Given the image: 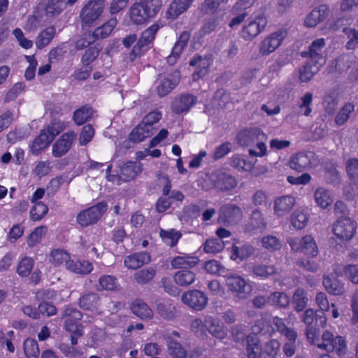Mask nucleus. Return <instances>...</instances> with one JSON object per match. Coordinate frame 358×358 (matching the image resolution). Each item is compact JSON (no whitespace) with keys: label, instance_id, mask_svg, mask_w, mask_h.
Here are the masks:
<instances>
[{"label":"nucleus","instance_id":"nucleus-17","mask_svg":"<svg viewBox=\"0 0 358 358\" xmlns=\"http://www.w3.org/2000/svg\"><path fill=\"white\" fill-rule=\"evenodd\" d=\"M310 152H299L292 155L289 161V166L296 172H303L311 167Z\"/></svg>","mask_w":358,"mask_h":358},{"label":"nucleus","instance_id":"nucleus-63","mask_svg":"<svg viewBox=\"0 0 358 358\" xmlns=\"http://www.w3.org/2000/svg\"><path fill=\"white\" fill-rule=\"evenodd\" d=\"M13 34L17 40L19 45L24 49H29L33 46V41L24 36L23 31L20 28L13 31Z\"/></svg>","mask_w":358,"mask_h":358},{"label":"nucleus","instance_id":"nucleus-57","mask_svg":"<svg viewBox=\"0 0 358 358\" xmlns=\"http://www.w3.org/2000/svg\"><path fill=\"white\" fill-rule=\"evenodd\" d=\"M168 350L169 355L173 358H186V350L177 342L170 341L168 343Z\"/></svg>","mask_w":358,"mask_h":358},{"label":"nucleus","instance_id":"nucleus-24","mask_svg":"<svg viewBox=\"0 0 358 358\" xmlns=\"http://www.w3.org/2000/svg\"><path fill=\"white\" fill-rule=\"evenodd\" d=\"M206 326L208 332L217 339L222 340L227 334V331L222 324L217 319L213 317H206Z\"/></svg>","mask_w":358,"mask_h":358},{"label":"nucleus","instance_id":"nucleus-58","mask_svg":"<svg viewBox=\"0 0 358 358\" xmlns=\"http://www.w3.org/2000/svg\"><path fill=\"white\" fill-rule=\"evenodd\" d=\"M48 208L45 203H34L30 210L31 218L34 220L42 219L48 213Z\"/></svg>","mask_w":358,"mask_h":358},{"label":"nucleus","instance_id":"nucleus-6","mask_svg":"<svg viewBox=\"0 0 358 358\" xmlns=\"http://www.w3.org/2000/svg\"><path fill=\"white\" fill-rule=\"evenodd\" d=\"M117 24L115 18L110 19L106 24L96 28L92 34H84L76 43V48L81 50L93 43L96 39L106 38L109 36Z\"/></svg>","mask_w":358,"mask_h":358},{"label":"nucleus","instance_id":"nucleus-60","mask_svg":"<svg viewBox=\"0 0 358 358\" xmlns=\"http://www.w3.org/2000/svg\"><path fill=\"white\" fill-rule=\"evenodd\" d=\"M204 269L210 274L224 275L225 268L216 260H209L204 264Z\"/></svg>","mask_w":358,"mask_h":358},{"label":"nucleus","instance_id":"nucleus-30","mask_svg":"<svg viewBox=\"0 0 358 358\" xmlns=\"http://www.w3.org/2000/svg\"><path fill=\"white\" fill-rule=\"evenodd\" d=\"M92 269V264L87 260L71 259L67 262V270L76 274H88Z\"/></svg>","mask_w":358,"mask_h":358},{"label":"nucleus","instance_id":"nucleus-35","mask_svg":"<svg viewBox=\"0 0 358 358\" xmlns=\"http://www.w3.org/2000/svg\"><path fill=\"white\" fill-rule=\"evenodd\" d=\"M195 273L186 269L176 272L173 276L175 282L182 287H187L192 285L195 281Z\"/></svg>","mask_w":358,"mask_h":358},{"label":"nucleus","instance_id":"nucleus-5","mask_svg":"<svg viewBox=\"0 0 358 358\" xmlns=\"http://www.w3.org/2000/svg\"><path fill=\"white\" fill-rule=\"evenodd\" d=\"M66 317L64 323L65 329L71 334V341L73 345L77 344V338L83 335V329L78 321L82 317L80 312L75 308H66L64 313Z\"/></svg>","mask_w":358,"mask_h":358},{"label":"nucleus","instance_id":"nucleus-56","mask_svg":"<svg viewBox=\"0 0 358 358\" xmlns=\"http://www.w3.org/2000/svg\"><path fill=\"white\" fill-rule=\"evenodd\" d=\"M271 300L273 304L278 306L279 308H285L289 304V296L283 292H273L271 296Z\"/></svg>","mask_w":358,"mask_h":358},{"label":"nucleus","instance_id":"nucleus-28","mask_svg":"<svg viewBox=\"0 0 358 358\" xmlns=\"http://www.w3.org/2000/svg\"><path fill=\"white\" fill-rule=\"evenodd\" d=\"M267 19L264 15H257L248 24V36L251 38L259 35L266 27Z\"/></svg>","mask_w":358,"mask_h":358},{"label":"nucleus","instance_id":"nucleus-53","mask_svg":"<svg viewBox=\"0 0 358 358\" xmlns=\"http://www.w3.org/2000/svg\"><path fill=\"white\" fill-rule=\"evenodd\" d=\"M224 248V241L218 238L207 240L204 244V251L206 253H217L222 251Z\"/></svg>","mask_w":358,"mask_h":358},{"label":"nucleus","instance_id":"nucleus-11","mask_svg":"<svg viewBox=\"0 0 358 358\" xmlns=\"http://www.w3.org/2000/svg\"><path fill=\"white\" fill-rule=\"evenodd\" d=\"M326 45L325 39L318 38L312 42L308 51L301 53L302 57H307L309 62L322 66L325 62V59L322 55V50Z\"/></svg>","mask_w":358,"mask_h":358},{"label":"nucleus","instance_id":"nucleus-62","mask_svg":"<svg viewBox=\"0 0 358 358\" xmlns=\"http://www.w3.org/2000/svg\"><path fill=\"white\" fill-rule=\"evenodd\" d=\"M191 331L197 336L202 337L206 335V320L204 322L200 318H194L190 324Z\"/></svg>","mask_w":358,"mask_h":358},{"label":"nucleus","instance_id":"nucleus-46","mask_svg":"<svg viewBox=\"0 0 358 358\" xmlns=\"http://www.w3.org/2000/svg\"><path fill=\"white\" fill-rule=\"evenodd\" d=\"M140 3L151 18L155 17L162 7V0H141Z\"/></svg>","mask_w":358,"mask_h":358},{"label":"nucleus","instance_id":"nucleus-43","mask_svg":"<svg viewBox=\"0 0 358 358\" xmlns=\"http://www.w3.org/2000/svg\"><path fill=\"white\" fill-rule=\"evenodd\" d=\"M308 215L302 210H296L291 216V224L296 229H303L308 223Z\"/></svg>","mask_w":358,"mask_h":358},{"label":"nucleus","instance_id":"nucleus-52","mask_svg":"<svg viewBox=\"0 0 358 358\" xmlns=\"http://www.w3.org/2000/svg\"><path fill=\"white\" fill-rule=\"evenodd\" d=\"M34 266V260L31 257H24L18 263L17 273L22 277L28 276Z\"/></svg>","mask_w":358,"mask_h":358},{"label":"nucleus","instance_id":"nucleus-49","mask_svg":"<svg viewBox=\"0 0 358 358\" xmlns=\"http://www.w3.org/2000/svg\"><path fill=\"white\" fill-rule=\"evenodd\" d=\"M23 350L27 358H38L39 347L34 339L27 338L23 343Z\"/></svg>","mask_w":358,"mask_h":358},{"label":"nucleus","instance_id":"nucleus-19","mask_svg":"<svg viewBox=\"0 0 358 358\" xmlns=\"http://www.w3.org/2000/svg\"><path fill=\"white\" fill-rule=\"evenodd\" d=\"M227 285L234 297L243 299L245 297V280L243 278L236 274L229 276L227 279Z\"/></svg>","mask_w":358,"mask_h":358},{"label":"nucleus","instance_id":"nucleus-39","mask_svg":"<svg viewBox=\"0 0 358 358\" xmlns=\"http://www.w3.org/2000/svg\"><path fill=\"white\" fill-rule=\"evenodd\" d=\"M355 111V105L352 103H345L336 114L334 122L336 125H343L350 118V115Z\"/></svg>","mask_w":358,"mask_h":358},{"label":"nucleus","instance_id":"nucleus-34","mask_svg":"<svg viewBox=\"0 0 358 358\" xmlns=\"http://www.w3.org/2000/svg\"><path fill=\"white\" fill-rule=\"evenodd\" d=\"M152 134L150 126H146L142 123L134 128L129 135V139L134 143L143 141Z\"/></svg>","mask_w":358,"mask_h":358},{"label":"nucleus","instance_id":"nucleus-55","mask_svg":"<svg viewBox=\"0 0 358 358\" xmlns=\"http://www.w3.org/2000/svg\"><path fill=\"white\" fill-rule=\"evenodd\" d=\"M346 171L350 180L358 184V159L352 158L347 162Z\"/></svg>","mask_w":358,"mask_h":358},{"label":"nucleus","instance_id":"nucleus-50","mask_svg":"<svg viewBox=\"0 0 358 358\" xmlns=\"http://www.w3.org/2000/svg\"><path fill=\"white\" fill-rule=\"evenodd\" d=\"M160 236L164 243L169 246H174L180 238L181 234L173 229L169 230L161 229Z\"/></svg>","mask_w":358,"mask_h":358},{"label":"nucleus","instance_id":"nucleus-54","mask_svg":"<svg viewBox=\"0 0 358 358\" xmlns=\"http://www.w3.org/2000/svg\"><path fill=\"white\" fill-rule=\"evenodd\" d=\"M343 32L348 39L345 45L346 49L354 50L358 45V31L353 28L345 27Z\"/></svg>","mask_w":358,"mask_h":358},{"label":"nucleus","instance_id":"nucleus-23","mask_svg":"<svg viewBox=\"0 0 358 358\" xmlns=\"http://www.w3.org/2000/svg\"><path fill=\"white\" fill-rule=\"evenodd\" d=\"M337 277H346L354 284H358V265L348 264L343 266L337 264L334 268Z\"/></svg>","mask_w":358,"mask_h":358},{"label":"nucleus","instance_id":"nucleus-44","mask_svg":"<svg viewBox=\"0 0 358 358\" xmlns=\"http://www.w3.org/2000/svg\"><path fill=\"white\" fill-rule=\"evenodd\" d=\"M262 247L269 252L278 251L282 248L280 240L273 235H267L261 240Z\"/></svg>","mask_w":358,"mask_h":358},{"label":"nucleus","instance_id":"nucleus-15","mask_svg":"<svg viewBox=\"0 0 358 358\" xmlns=\"http://www.w3.org/2000/svg\"><path fill=\"white\" fill-rule=\"evenodd\" d=\"M180 80V73L174 71L167 76H161L157 82L156 90L160 96L168 94L178 85Z\"/></svg>","mask_w":358,"mask_h":358},{"label":"nucleus","instance_id":"nucleus-27","mask_svg":"<svg viewBox=\"0 0 358 358\" xmlns=\"http://www.w3.org/2000/svg\"><path fill=\"white\" fill-rule=\"evenodd\" d=\"M129 17L131 21L136 24H143L151 18L140 2L134 3L131 6L129 11Z\"/></svg>","mask_w":358,"mask_h":358},{"label":"nucleus","instance_id":"nucleus-2","mask_svg":"<svg viewBox=\"0 0 358 358\" xmlns=\"http://www.w3.org/2000/svg\"><path fill=\"white\" fill-rule=\"evenodd\" d=\"M111 166H108L106 170V178L116 185H120L121 181L127 182L134 179L142 171L141 164L129 162L123 164L120 168L119 175L111 173Z\"/></svg>","mask_w":358,"mask_h":358},{"label":"nucleus","instance_id":"nucleus-51","mask_svg":"<svg viewBox=\"0 0 358 358\" xmlns=\"http://www.w3.org/2000/svg\"><path fill=\"white\" fill-rule=\"evenodd\" d=\"M99 296L96 294H89L83 296L80 299V306L85 310H93L97 308L99 304Z\"/></svg>","mask_w":358,"mask_h":358},{"label":"nucleus","instance_id":"nucleus-7","mask_svg":"<svg viewBox=\"0 0 358 358\" xmlns=\"http://www.w3.org/2000/svg\"><path fill=\"white\" fill-rule=\"evenodd\" d=\"M357 222L350 217H341L334 224L333 234L342 241H350L356 233Z\"/></svg>","mask_w":358,"mask_h":358},{"label":"nucleus","instance_id":"nucleus-32","mask_svg":"<svg viewBox=\"0 0 358 358\" xmlns=\"http://www.w3.org/2000/svg\"><path fill=\"white\" fill-rule=\"evenodd\" d=\"M338 104V96L334 90L330 91L324 94L322 100V106L328 115H333L335 113Z\"/></svg>","mask_w":358,"mask_h":358},{"label":"nucleus","instance_id":"nucleus-1","mask_svg":"<svg viewBox=\"0 0 358 358\" xmlns=\"http://www.w3.org/2000/svg\"><path fill=\"white\" fill-rule=\"evenodd\" d=\"M66 127V123L58 122L50 124L44 128L30 145L32 154L38 155L42 150L47 148L55 137L64 131Z\"/></svg>","mask_w":358,"mask_h":358},{"label":"nucleus","instance_id":"nucleus-42","mask_svg":"<svg viewBox=\"0 0 358 358\" xmlns=\"http://www.w3.org/2000/svg\"><path fill=\"white\" fill-rule=\"evenodd\" d=\"M49 261L55 266L65 263V267L67 269V262L71 261V257L65 250L55 249L50 253Z\"/></svg>","mask_w":358,"mask_h":358},{"label":"nucleus","instance_id":"nucleus-31","mask_svg":"<svg viewBox=\"0 0 358 358\" xmlns=\"http://www.w3.org/2000/svg\"><path fill=\"white\" fill-rule=\"evenodd\" d=\"M322 282L325 289L330 294L338 296L345 293L344 284L336 278L324 276Z\"/></svg>","mask_w":358,"mask_h":358},{"label":"nucleus","instance_id":"nucleus-4","mask_svg":"<svg viewBox=\"0 0 358 358\" xmlns=\"http://www.w3.org/2000/svg\"><path fill=\"white\" fill-rule=\"evenodd\" d=\"M104 6V0H90L82 8L80 14L83 27L92 25L103 13Z\"/></svg>","mask_w":358,"mask_h":358},{"label":"nucleus","instance_id":"nucleus-12","mask_svg":"<svg viewBox=\"0 0 358 358\" xmlns=\"http://www.w3.org/2000/svg\"><path fill=\"white\" fill-rule=\"evenodd\" d=\"M182 301L189 307L196 310H203L208 303L206 295L199 290H189L182 294Z\"/></svg>","mask_w":358,"mask_h":358},{"label":"nucleus","instance_id":"nucleus-38","mask_svg":"<svg viewBox=\"0 0 358 358\" xmlns=\"http://www.w3.org/2000/svg\"><path fill=\"white\" fill-rule=\"evenodd\" d=\"M55 32V28L53 27H49L41 31L36 38V47L42 49L48 45L54 38Z\"/></svg>","mask_w":358,"mask_h":358},{"label":"nucleus","instance_id":"nucleus-20","mask_svg":"<svg viewBox=\"0 0 358 358\" xmlns=\"http://www.w3.org/2000/svg\"><path fill=\"white\" fill-rule=\"evenodd\" d=\"M196 97L184 94L176 98L172 103V110L175 113H187L196 103Z\"/></svg>","mask_w":358,"mask_h":358},{"label":"nucleus","instance_id":"nucleus-3","mask_svg":"<svg viewBox=\"0 0 358 358\" xmlns=\"http://www.w3.org/2000/svg\"><path fill=\"white\" fill-rule=\"evenodd\" d=\"M159 28V25L155 24L143 32L137 43L127 56V61L134 62L150 48V44L154 40Z\"/></svg>","mask_w":358,"mask_h":358},{"label":"nucleus","instance_id":"nucleus-10","mask_svg":"<svg viewBox=\"0 0 358 358\" xmlns=\"http://www.w3.org/2000/svg\"><path fill=\"white\" fill-rule=\"evenodd\" d=\"M322 343L317 345L320 349L324 350L328 352L336 351L338 355H341L345 352L346 348V342L341 336H334V334L325 331L322 336Z\"/></svg>","mask_w":358,"mask_h":358},{"label":"nucleus","instance_id":"nucleus-13","mask_svg":"<svg viewBox=\"0 0 358 358\" xmlns=\"http://www.w3.org/2000/svg\"><path fill=\"white\" fill-rule=\"evenodd\" d=\"M285 38L282 30L275 31L266 37L260 43L259 52L262 55H268L274 52L282 43Z\"/></svg>","mask_w":358,"mask_h":358},{"label":"nucleus","instance_id":"nucleus-9","mask_svg":"<svg viewBox=\"0 0 358 358\" xmlns=\"http://www.w3.org/2000/svg\"><path fill=\"white\" fill-rule=\"evenodd\" d=\"M106 203H97L88 209L81 211L77 215V222L82 227L96 223L106 211Z\"/></svg>","mask_w":358,"mask_h":358},{"label":"nucleus","instance_id":"nucleus-21","mask_svg":"<svg viewBox=\"0 0 358 358\" xmlns=\"http://www.w3.org/2000/svg\"><path fill=\"white\" fill-rule=\"evenodd\" d=\"M211 64V57L206 56L201 57L196 56L190 61V65L196 66V69L192 75L193 80H198L199 78L204 76L208 71V68Z\"/></svg>","mask_w":358,"mask_h":358},{"label":"nucleus","instance_id":"nucleus-14","mask_svg":"<svg viewBox=\"0 0 358 358\" xmlns=\"http://www.w3.org/2000/svg\"><path fill=\"white\" fill-rule=\"evenodd\" d=\"M76 134L74 131H68L63 134L52 145V155L59 157L65 155L71 149Z\"/></svg>","mask_w":358,"mask_h":358},{"label":"nucleus","instance_id":"nucleus-29","mask_svg":"<svg viewBox=\"0 0 358 358\" xmlns=\"http://www.w3.org/2000/svg\"><path fill=\"white\" fill-rule=\"evenodd\" d=\"M150 257L146 252H139L133 254L124 259V265L131 269H136L143 264L149 263Z\"/></svg>","mask_w":358,"mask_h":358},{"label":"nucleus","instance_id":"nucleus-16","mask_svg":"<svg viewBox=\"0 0 358 358\" xmlns=\"http://www.w3.org/2000/svg\"><path fill=\"white\" fill-rule=\"evenodd\" d=\"M256 137L258 141L256 144V148L258 151L252 149L248 150L249 155L251 157H262L267 153L266 145L264 141L267 139V136L263 131L259 128L248 129V137Z\"/></svg>","mask_w":358,"mask_h":358},{"label":"nucleus","instance_id":"nucleus-61","mask_svg":"<svg viewBox=\"0 0 358 358\" xmlns=\"http://www.w3.org/2000/svg\"><path fill=\"white\" fill-rule=\"evenodd\" d=\"M99 282L101 289L105 290H115L118 287L116 278L112 275H103L101 277Z\"/></svg>","mask_w":358,"mask_h":358},{"label":"nucleus","instance_id":"nucleus-47","mask_svg":"<svg viewBox=\"0 0 358 358\" xmlns=\"http://www.w3.org/2000/svg\"><path fill=\"white\" fill-rule=\"evenodd\" d=\"M198 261L197 257H195L178 256L172 260L171 265L176 268H190L194 266Z\"/></svg>","mask_w":358,"mask_h":358},{"label":"nucleus","instance_id":"nucleus-37","mask_svg":"<svg viewBox=\"0 0 358 358\" xmlns=\"http://www.w3.org/2000/svg\"><path fill=\"white\" fill-rule=\"evenodd\" d=\"M48 228L45 226H39L35 228L28 236L27 243L29 247L33 248L41 243L46 236Z\"/></svg>","mask_w":358,"mask_h":358},{"label":"nucleus","instance_id":"nucleus-48","mask_svg":"<svg viewBox=\"0 0 358 358\" xmlns=\"http://www.w3.org/2000/svg\"><path fill=\"white\" fill-rule=\"evenodd\" d=\"M93 114L94 111L92 108L84 106L74 112L73 120L76 124L81 125L90 120Z\"/></svg>","mask_w":358,"mask_h":358},{"label":"nucleus","instance_id":"nucleus-45","mask_svg":"<svg viewBox=\"0 0 358 358\" xmlns=\"http://www.w3.org/2000/svg\"><path fill=\"white\" fill-rule=\"evenodd\" d=\"M77 0H50L46 6V11L51 14H58L63 10L66 6L72 5Z\"/></svg>","mask_w":358,"mask_h":358},{"label":"nucleus","instance_id":"nucleus-64","mask_svg":"<svg viewBox=\"0 0 358 358\" xmlns=\"http://www.w3.org/2000/svg\"><path fill=\"white\" fill-rule=\"evenodd\" d=\"M155 275V271L153 268L143 269L136 273L135 280L138 283H146L151 280Z\"/></svg>","mask_w":358,"mask_h":358},{"label":"nucleus","instance_id":"nucleus-8","mask_svg":"<svg viewBox=\"0 0 358 358\" xmlns=\"http://www.w3.org/2000/svg\"><path fill=\"white\" fill-rule=\"evenodd\" d=\"M287 243L291 249L295 252H302L311 257H315L318 254L315 241L310 235H306L301 238H289L287 240Z\"/></svg>","mask_w":358,"mask_h":358},{"label":"nucleus","instance_id":"nucleus-40","mask_svg":"<svg viewBox=\"0 0 358 358\" xmlns=\"http://www.w3.org/2000/svg\"><path fill=\"white\" fill-rule=\"evenodd\" d=\"M308 299L306 291L302 288H297L292 296L294 308L296 312L303 311L307 306Z\"/></svg>","mask_w":358,"mask_h":358},{"label":"nucleus","instance_id":"nucleus-18","mask_svg":"<svg viewBox=\"0 0 358 358\" xmlns=\"http://www.w3.org/2000/svg\"><path fill=\"white\" fill-rule=\"evenodd\" d=\"M329 13V6L322 4L313 9L306 17L305 25L308 27H315L326 19Z\"/></svg>","mask_w":358,"mask_h":358},{"label":"nucleus","instance_id":"nucleus-25","mask_svg":"<svg viewBox=\"0 0 358 358\" xmlns=\"http://www.w3.org/2000/svg\"><path fill=\"white\" fill-rule=\"evenodd\" d=\"M189 38L190 34L187 31H184L180 34L178 41L172 49L171 55L167 57V62L169 64L173 65L176 62L183 48L187 45Z\"/></svg>","mask_w":358,"mask_h":358},{"label":"nucleus","instance_id":"nucleus-26","mask_svg":"<svg viewBox=\"0 0 358 358\" xmlns=\"http://www.w3.org/2000/svg\"><path fill=\"white\" fill-rule=\"evenodd\" d=\"M266 223L264 221L263 214L255 210L252 212L248 223V232H262L266 228Z\"/></svg>","mask_w":358,"mask_h":358},{"label":"nucleus","instance_id":"nucleus-41","mask_svg":"<svg viewBox=\"0 0 358 358\" xmlns=\"http://www.w3.org/2000/svg\"><path fill=\"white\" fill-rule=\"evenodd\" d=\"M248 358H261L262 347L259 340L248 335Z\"/></svg>","mask_w":358,"mask_h":358},{"label":"nucleus","instance_id":"nucleus-22","mask_svg":"<svg viewBox=\"0 0 358 358\" xmlns=\"http://www.w3.org/2000/svg\"><path fill=\"white\" fill-rule=\"evenodd\" d=\"M192 1L193 0H173L166 12V17L170 20L177 18L189 8Z\"/></svg>","mask_w":358,"mask_h":358},{"label":"nucleus","instance_id":"nucleus-36","mask_svg":"<svg viewBox=\"0 0 358 358\" xmlns=\"http://www.w3.org/2000/svg\"><path fill=\"white\" fill-rule=\"evenodd\" d=\"M320 66L314 63H310L307 60L306 64L299 69V80L302 83H307L320 70Z\"/></svg>","mask_w":358,"mask_h":358},{"label":"nucleus","instance_id":"nucleus-59","mask_svg":"<svg viewBox=\"0 0 358 358\" xmlns=\"http://www.w3.org/2000/svg\"><path fill=\"white\" fill-rule=\"evenodd\" d=\"M253 273L259 277L267 278L276 273V269L273 266L257 264L253 268Z\"/></svg>","mask_w":358,"mask_h":358},{"label":"nucleus","instance_id":"nucleus-33","mask_svg":"<svg viewBox=\"0 0 358 358\" xmlns=\"http://www.w3.org/2000/svg\"><path fill=\"white\" fill-rule=\"evenodd\" d=\"M131 311L137 317L142 320H149L152 318L153 313L148 306L141 300L135 301L131 307Z\"/></svg>","mask_w":358,"mask_h":358}]
</instances>
